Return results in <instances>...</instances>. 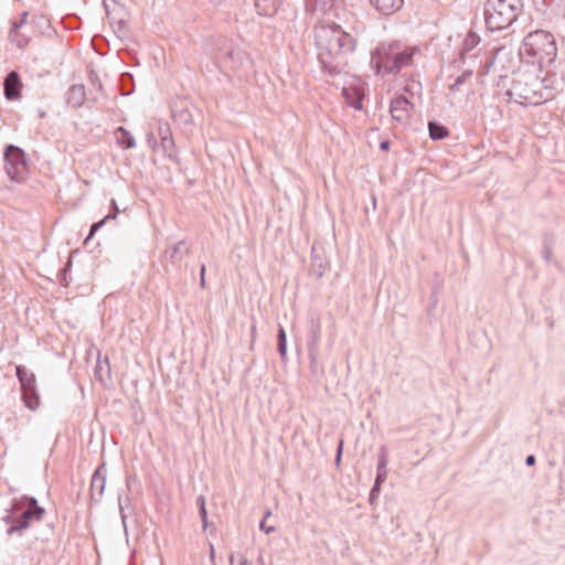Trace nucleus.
Returning <instances> with one entry per match:
<instances>
[{"mask_svg":"<svg viewBox=\"0 0 565 565\" xmlns=\"http://www.w3.org/2000/svg\"><path fill=\"white\" fill-rule=\"evenodd\" d=\"M196 504H198V507H199V509H200V510L202 509V507H205V499H204V497H202V495H201V497H199V498L196 499Z\"/></svg>","mask_w":565,"mask_h":565,"instance_id":"34","label":"nucleus"},{"mask_svg":"<svg viewBox=\"0 0 565 565\" xmlns=\"http://www.w3.org/2000/svg\"><path fill=\"white\" fill-rule=\"evenodd\" d=\"M26 17H28V13H24L23 19L20 22H14L12 25V29L10 31L11 41L14 42L19 47H23L28 43V40L25 38H21L18 32V30L25 22Z\"/></svg>","mask_w":565,"mask_h":565,"instance_id":"22","label":"nucleus"},{"mask_svg":"<svg viewBox=\"0 0 565 565\" xmlns=\"http://www.w3.org/2000/svg\"><path fill=\"white\" fill-rule=\"evenodd\" d=\"M200 516L203 523V527L205 529L207 526V512L205 507H202V509L200 510Z\"/></svg>","mask_w":565,"mask_h":565,"instance_id":"30","label":"nucleus"},{"mask_svg":"<svg viewBox=\"0 0 565 565\" xmlns=\"http://www.w3.org/2000/svg\"><path fill=\"white\" fill-rule=\"evenodd\" d=\"M271 515V512L268 510L266 513H265V518L264 520L266 521L267 518H269Z\"/></svg>","mask_w":565,"mask_h":565,"instance_id":"39","label":"nucleus"},{"mask_svg":"<svg viewBox=\"0 0 565 565\" xmlns=\"http://www.w3.org/2000/svg\"><path fill=\"white\" fill-rule=\"evenodd\" d=\"M85 100V87L83 85H73L67 92V104L74 108L83 105Z\"/></svg>","mask_w":565,"mask_h":565,"instance_id":"17","label":"nucleus"},{"mask_svg":"<svg viewBox=\"0 0 565 565\" xmlns=\"http://www.w3.org/2000/svg\"><path fill=\"white\" fill-rule=\"evenodd\" d=\"M111 205L114 207V213H109L108 215H106L102 221L97 222V223H94L90 227V231H89V235L87 237V239H89L90 237H93L95 235V233L108 221V220H114L117 217L118 213H119V210L116 205V201L115 200H111Z\"/></svg>","mask_w":565,"mask_h":565,"instance_id":"23","label":"nucleus"},{"mask_svg":"<svg viewBox=\"0 0 565 565\" xmlns=\"http://www.w3.org/2000/svg\"><path fill=\"white\" fill-rule=\"evenodd\" d=\"M277 340H278L279 354H280L281 359L285 360L286 355H287V337H286L285 329L281 326H279V329H278Z\"/></svg>","mask_w":565,"mask_h":565,"instance_id":"26","label":"nucleus"},{"mask_svg":"<svg viewBox=\"0 0 565 565\" xmlns=\"http://www.w3.org/2000/svg\"><path fill=\"white\" fill-rule=\"evenodd\" d=\"M387 463H388V450L386 446L380 447L379 458H377V467H376V478L379 482H384L387 478Z\"/></svg>","mask_w":565,"mask_h":565,"instance_id":"16","label":"nucleus"},{"mask_svg":"<svg viewBox=\"0 0 565 565\" xmlns=\"http://www.w3.org/2000/svg\"><path fill=\"white\" fill-rule=\"evenodd\" d=\"M214 60L222 71L226 73L232 72L239 78L247 76L252 71V60L249 55L227 41L218 47Z\"/></svg>","mask_w":565,"mask_h":565,"instance_id":"6","label":"nucleus"},{"mask_svg":"<svg viewBox=\"0 0 565 565\" xmlns=\"http://www.w3.org/2000/svg\"><path fill=\"white\" fill-rule=\"evenodd\" d=\"M371 6L382 14H392L398 10L403 0H369Z\"/></svg>","mask_w":565,"mask_h":565,"instance_id":"15","label":"nucleus"},{"mask_svg":"<svg viewBox=\"0 0 565 565\" xmlns=\"http://www.w3.org/2000/svg\"><path fill=\"white\" fill-rule=\"evenodd\" d=\"M259 530H260V531H263V532H265L266 534H270V533H273V532H275V531H276V527H275V526H273V525H269V526H268V525L266 524V521H265V520H263V521L259 523Z\"/></svg>","mask_w":565,"mask_h":565,"instance_id":"29","label":"nucleus"},{"mask_svg":"<svg viewBox=\"0 0 565 565\" xmlns=\"http://www.w3.org/2000/svg\"><path fill=\"white\" fill-rule=\"evenodd\" d=\"M158 134L161 139L162 149L166 152L171 151L172 148L174 147V141L172 138L170 127L168 125L159 126Z\"/></svg>","mask_w":565,"mask_h":565,"instance_id":"21","label":"nucleus"},{"mask_svg":"<svg viewBox=\"0 0 565 565\" xmlns=\"http://www.w3.org/2000/svg\"><path fill=\"white\" fill-rule=\"evenodd\" d=\"M210 552H211V557L213 558L214 557V547H213V545H211V551Z\"/></svg>","mask_w":565,"mask_h":565,"instance_id":"41","label":"nucleus"},{"mask_svg":"<svg viewBox=\"0 0 565 565\" xmlns=\"http://www.w3.org/2000/svg\"><path fill=\"white\" fill-rule=\"evenodd\" d=\"M342 2V0H306V7L310 11L326 12Z\"/></svg>","mask_w":565,"mask_h":565,"instance_id":"20","label":"nucleus"},{"mask_svg":"<svg viewBox=\"0 0 565 565\" xmlns=\"http://www.w3.org/2000/svg\"><path fill=\"white\" fill-rule=\"evenodd\" d=\"M106 484V470L104 467H98L94 472L90 481V493L92 498L97 500L100 499Z\"/></svg>","mask_w":565,"mask_h":565,"instance_id":"13","label":"nucleus"},{"mask_svg":"<svg viewBox=\"0 0 565 565\" xmlns=\"http://www.w3.org/2000/svg\"><path fill=\"white\" fill-rule=\"evenodd\" d=\"M201 286L205 287V278L204 277H201Z\"/></svg>","mask_w":565,"mask_h":565,"instance_id":"40","label":"nucleus"},{"mask_svg":"<svg viewBox=\"0 0 565 565\" xmlns=\"http://www.w3.org/2000/svg\"><path fill=\"white\" fill-rule=\"evenodd\" d=\"M522 57L527 62L537 64L541 70L544 65L554 62L557 55V47L553 35L544 30H536L529 33L520 47Z\"/></svg>","mask_w":565,"mask_h":565,"instance_id":"3","label":"nucleus"},{"mask_svg":"<svg viewBox=\"0 0 565 565\" xmlns=\"http://www.w3.org/2000/svg\"><path fill=\"white\" fill-rule=\"evenodd\" d=\"M382 483L383 482H379L377 480H375V482L371 489V492H370V502L371 503H373L379 498Z\"/></svg>","mask_w":565,"mask_h":565,"instance_id":"28","label":"nucleus"},{"mask_svg":"<svg viewBox=\"0 0 565 565\" xmlns=\"http://www.w3.org/2000/svg\"><path fill=\"white\" fill-rule=\"evenodd\" d=\"M200 276L201 277L205 276V266L204 265H202V267H201Z\"/></svg>","mask_w":565,"mask_h":565,"instance_id":"38","label":"nucleus"},{"mask_svg":"<svg viewBox=\"0 0 565 565\" xmlns=\"http://www.w3.org/2000/svg\"><path fill=\"white\" fill-rule=\"evenodd\" d=\"M4 96L9 100H14L20 97L22 83L19 74L15 71L10 72L4 78Z\"/></svg>","mask_w":565,"mask_h":565,"instance_id":"12","label":"nucleus"},{"mask_svg":"<svg viewBox=\"0 0 565 565\" xmlns=\"http://www.w3.org/2000/svg\"><path fill=\"white\" fill-rule=\"evenodd\" d=\"M230 565H250L248 559L241 553H235L230 556Z\"/></svg>","mask_w":565,"mask_h":565,"instance_id":"27","label":"nucleus"},{"mask_svg":"<svg viewBox=\"0 0 565 565\" xmlns=\"http://www.w3.org/2000/svg\"><path fill=\"white\" fill-rule=\"evenodd\" d=\"M525 462L527 466L533 465L535 462L534 456L533 455L527 456Z\"/></svg>","mask_w":565,"mask_h":565,"instance_id":"35","label":"nucleus"},{"mask_svg":"<svg viewBox=\"0 0 565 565\" xmlns=\"http://www.w3.org/2000/svg\"><path fill=\"white\" fill-rule=\"evenodd\" d=\"M473 72L471 70L463 71L449 86V90L451 93H456L460 89V86L463 85L466 82H468L472 77Z\"/></svg>","mask_w":565,"mask_h":565,"instance_id":"25","label":"nucleus"},{"mask_svg":"<svg viewBox=\"0 0 565 565\" xmlns=\"http://www.w3.org/2000/svg\"><path fill=\"white\" fill-rule=\"evenodd\" d=\"M412 104L405 96H397L391 102L390 113L397 122H405L411 114Z\"/></svg>","mask_w":565,"mask_h":565,"instance_id":"10","label":"nucleus"},{"mask_svg":"<svg viewBox=\"0 0 565 565\" xmlns=\"http://www.w3.org/2000/svg\"><path fill=\"white\" fill-rule=\"evenodd\" d=\"M188 253L189 249L183 241H180L166 249V255L171 259L172 263L181 262L184 255Z\"/></svg>","mask_w":565,"mask_h":565,"instance_id":"19","label":"nucleus"},{"mask_svg":"<svg viewBox=\"0 0 565 565\" xmlns=\"http://www.w3.org/2000/svg\"><path fill=\"white\" fill-rule=\"evenodd\" d=\"M477 42H478L477 38H476L475 35H470V36L466 40V46H467V47H472Z\"/></svg>","mask_w":565,"mask_h":565,"instance_id":"32","label":"nucleus"},{"mask_svg":"<svg viewBox=\"0 0 565 565\" xmlns=\"http://www.w3.org/2000/svg\"><path fill=\"white\" fill-rule=\"evenodd\" d=\"M380 148L382 150H387L390 148V142L387 140L382 141L381 145H380Z\"/></svg>","mask_w":565,"mask_h":565,"instance_id":"36","label":"nucleus"},{"mask_svg":"<svg viewBox=\"0 0 565 565\" xmlns=\"http://www.w3.org/2000/svg\"><path fill=\"white\" fill-rule=\"evenodd\" d=\"M15 374L20 382L22 399L25 406L35 411L40 406V395L36 387L35 374L22 365L15 366Z\"/></svg>","mask_w":565,"mask_h":565,"instance_id":"8","label":"nucleus"},{"mask_svg":"<svg viewBox=\"0 0 565 565\" xmlns=\"http://www.w3.org/2000/svg\"><path fill=\"white\" fill-rule=\"evenodd\" d=\"M4 169L8 177L17 182H21L28 173V164L22 149L9 145L3 154Z\"/></svg>","mask_w":565,"mask_h":565,"instance_id":"9","label":"nucleus"},{"mask_svg":"<svg viewBox=\"0 0 565 565\" xmlns=\"http://www.w3.org/2000/svg\"><path fill=\"white\" fill-rule=\"evenodd\" d=\"M342 95L349 106L355 109L362 108V100L364 97L362 84L359 83L343 87Z\"/></svg>","mask_w":565,"mask_h":565,"instance_id":"11","label":"nucleus"},{"mask_svg":"<svg viewBox=\"0 0 565 565\" xmlns=\"http://www.w3.org/2000/svg\"><path fill=\"white\" fill-rule=\"evenodd\" d=\"M416 47L402 50L398 43L381 44L371 55L376 72L397 73L411 65Z\"/></svg>","mask_w":565,"mask_h":565,"instance_id":"4","label":"nucleus"},{"mask_svg":"<svg viewBox=\"0 0 565 565\" xmlns=\"http://www.w3.org/2000/svg\"><path fill=\"white\" fill-rule=\"evenodd\" d=\"M313 40L317 57L323 71L340 74L348 65L349 56L356 49L352 34L332 21H320L315 25Z\"/></svg>","mask_w":565,"mask_h":565,"instance_id":"1","label":"nucleus"},{"mask_svg":"<svg viewBox=\"0 0 565 565\" xmlns=\"http://www.w3.org/2000/svg\"><path fill=\"white\" fill-rule=\"evenodd\" d=\"M341 452H342V441L340 443V446H339V448H338V455H337V461H338V462L340 461Z\"/></svg>","mask_w":565,"mask_h":565,"instance_id":"37","label":"nucleus"},{"mask_svg":"<svg viewBox=\"0 0 565 565\" xmlns=\"http://www.w3.org/2000/svg\"><path fill=\"white\" fill-rule=\"evenodd\" d=\"M43 515L44 509L38 505L34 498L23 497L12 507V514L6 518V522L10 524L7 534H21L33 520L40 521Z\"/></svg>","mask_w":565,"mask_h":565,"instance_id":"7","label":"nucleus"},{"mask_svg":"<svg viewBox=\"0 0 565 565\" xmlns=\"http://www.w3.org/2000/svg\"><path fill=\"white\" fill-rule=\"evenodd\" d=\"M116 142L124 149H131L136 146L134 136L124 127H118L115 132Z\"/></svg>","mask_w":565,"mask_h":565,"instance_id":"18","label":"nucleus"},{"mask_svg":"<svg viewBox=\"0 0 565 565\" xmlns=\"http://www.w3.org/2000/svg\"><path fill=\"white\" fill-rule=\"evenodd\" d=\"M258 562L260 563V565H264V561L262 557L258 558Z\"/></svg>","mask_w":565,"mask_h":565,"instance_id":"42","label":"nucleus"},{"mask_svg":"<svg viewBox=\"0 0 565 565\" xmlns=\"http://www.w3.org/2000/svg\"><path fill=\"white\" fill-rule=\"evenodd\" d=\"M147 142H148V145H149L150 147H152V148H153V147H154V145L157 143V141H156V136L153 135V132H149V134L147 135Z\"/></svg>","mask_w":565,"mask_h":565,"instance_id":"31","label":"nucleus"},{"mask_svg":"<svg viewBox=\"0 0 565 565\" xmlns=\"http://www.w3.org/2000/svg\"><path fill=\"white\" fill-rule=\"evenodd\" d=\"M546 82L547 79L541 77L536 70L520 71L508 94L515 103L537 106L553 97V92Z\"/></svg>","mask_w":565,"mask_h":565,"instance_id":"2","label":"nucleus"},{"mask_svg":"<svg viewBox=\"0 0 565 565\" xmlns=\"http://www.w3.org/2000/svg\"><path fill=\"white\" fill-rule=\"evenodd\" d=\"M119 510H120V516H121L122 524L126 527V515L124 513V507H122V503L120 500H119Z\"/></svg>","mask_w":565,"mask_h":565,"instance_id":"33","label":"nucleus"},{"mask_svg":"<svg viewBox=\"0 0 565 565\" xmlns=\"http://www.w3.org/2000/svg\"><path fill=\"white\" fill-rule=\"evenodd\" d=\"M429 136L434 140H440L448 135L446 127L430 121L428 125Z\"/></svg>","mask_w":565,"mask_h":565,"instance_id":"24","label":"nucleus"},{"mask_svg":"<svg viewBox=\"0 0 565 565\" xmlns=\"http://www.w3.org/2000/svg\"><path fill=\"white\" fill-rule=\"evenodd\" d=\"M282 0H254V7L258 15L273 17L280 8Z\"/></svg>","mask_w":565,"mask_h":565,"instance_id":"14","label":"nucleus"},{"mask_svg":"<svg viewBox=\"0 0 565 565\" xmlns=\"http://www.w3.org/2000/svg\"><path fill=\"white\" fill-rule=\"evenodd\" d=\"M522 9L521 0H487L484 22L490 31H500L510 26Z\"/></svg>","mask_w":565,"mask_h":565,"instance_id":"5","label":"nucleus"}]
</instances>
